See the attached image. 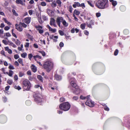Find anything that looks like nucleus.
I'll return each mask as SVG.
<instances>
[{
	"label": "nucleus",
	"mask_w": 130,
	"mask_h": 130,
	"mask_svg": "<svg viewBox=\"0 0 130 130\" xmlns=\"http://www.w3.org/2000/svg\"><path fill=\"white\" fill-rule=\"evenodd\" d=\"M87 2L88 4L91 7H94V5L92 4L91 2L89 1H88Z\"/></svg>",
	"instance_id": "f704fd0d"
},
{
	"label": "nucleus",
	"mask_w": 130,
	"mask_h": 130,
	"mask_svg": "<svg viewBox=\"0 0 130 130\" xmlns=\"http://www.w3.org/2000/svg\"><path fill=\"white\" fill-rule=\"evenodd\" d=\"M12 12H13L14 15L16 16H18V14L16 12L15 10L14 9H12Z\"/></svg>",
	"instance_id": "5701e85b"
},
{
	"label": "nucleus",
	"mask_w": 130,
	"mask_h": 130,
	"mask_svg": "<svg viewBox=\"0 0 130 130\" xmlns=\"http://www.w3.org/2000/svg\"><path fill=\"white\" fill-rule=\"evenodd\" d=\"M15 89L19 90L21 89V87L19 86L15 85L14 87Z\"/></svg>",
	"instance_id": "393cba45"
},
{
	"label": "nucleus",
	"mask_w": 130,
	"mask_h": 130,
	"mask_svg": "<svg viewBox=\"0 0 130 130\" xmlns=\"http://www.w3.org/2000/svg\"><path fill=\"white\" fill-rule=\"evenodd\" d=\"M33 57L35 60H36V58H38L39 59H41V57L38 55L34 56H33Z\"/></svg>",
	"instance_id": "412c9836"
},
{
	"label": "nucleus",
	"mask_w": 130,
	"mask_h": 130,
	"mask_svg": "<svg viewBox=\"0 0 130 130\" xmlns=\"http://www.w3.org/2000/svg\"><path fill=\"white\" fill-rule=\"evenodd\" d=\"M96 15L97 17H99L101 15V14L100 13H96Z\"/></svg>",
	"instance_id": "774afa93"
},
{
	"label": "nucleus",
	"mask_w": 130,
	"mask_h": 130,
	"mask_svg": "<svg viewBox=\"0 0 130 130\" xmlns=\"http://www.w3.org/2000/svg\"><path fill=\"white\" fill-rule=\"evenodd\" d=\"M19 25H21L24 28H26L27 25L23 23L20 22L19 24Z\"/></svg>",
	"instance_id": "2eb2a0df"
},
{
	"label": "nucleus",
	"mask_w": 130,
	"mask_h": 130,
	"mask_svg": "<svg viewBox=\"0 0 130 130\" xmlns=\"http://www.w3.org/2000/svg\"><path fill=\"white\" fill-rule=\"evenodd\" d=\"M14 57L15 59H17L19 58V57L18 55L16 54L14 55Z\"/></svg>",
	"instance_id": "58836bf2"
},
{
	"label": "nucleus",
	"mask_w": 130,
	"mask_h": 130,
	"mask_svg": "<svg viewBox=\"0 0 130 130\" xmlns=\"http://www.w3.org/2000/svg\"><path fill=\"white\" fill-rule=\"evenodd\" d=\"M30 18L29 17H28L25 19L24 21L26 23L28 24L30 22Z\"/></svg>",
	"instance_id": "1a4fd4ad"
},
{
	"label": "nucleus",
	"mask_w": 130,
	"mask_h": 130,
	"mask_svg": "<svg viewBox=\"0 0 130 130\" xmlns=\"http://www.w3.org/2000/svg\"><path fill=\"white\" fill-rule=\"evenodd\" d=\"M18 61L19 62V63H22V62H23L22 60V59L21 58L19 59L18 60Z\"/></svg>",
	"instance_id": "864d4df0"
},
{
	"label": "nucleus",
	"mask_w": 130,
	"mask_h": 130,
	"mask_svg": "<svg viewBox=\"0 0 130 130\" xmlns=\"http://www.w3.org/2000/svg\"><path fill=\"white\" fill-rule=\"evenodd\" d=\"M13 73V72L11 70H9L8 73V75L10 76H12Z\"/></svg>",
	"instance_id": "aec40b11"
},
{
	"label": "nucleus",
	"mask_w": 130,
	"mask_h": 130,
	"mask_svg": "<svg viewBox=\"0 0 130 130\" xmlns=\"http://www.w3.org/2000/svg\"><path fill=\"white\" fill-rule=\"evenodd\" d=\"M3 20H4L5 22L7 23L9 25H11V24L10 23V22H8L7 20L5 18H3Z\"/></svg>",
	"instance_id": "4be33fe9"
},
{
	"label": "nucleus",
	"mask_w": 130,
	"mask_h": 130,
	"mask_svg": "<svg viewBox=\"0 0 130 130\" xmlns=\"http://www.w3.org/2000/svg\"><path fill=\"white\" fill-rule=\"evenodd\" d=\"M14 79L15 80H17L18 79V76L16 75H15L14 76Z\"/></svg>",
	"instance_id": "49530a36"
},
{
	"label": "nucleus",
	"mask_w": 130,
	"mask_h": 130,
	"mask_svg": "<svg viewBox=\"0 0 130 130\" xmlns=\"http://www.w3.org/2000/svg\"><path fill=\"white\" fill-rule=\"evenodd\" d=\"M84 32L85 34L87 35H88L89 34V32L87 30H85L84 31Z\"/></svg>",
	"instance_id": "338daca9"
},
{
	"label": "nucleus",
	"mask_w": 130,
	"mask_h": 130,
	"mask_svg": "<svg viewBox=\"0 0 130 130\" xmlns=\"http://www.w3.org/2000/svg\"><path fill=\"white\" fill-rule=\"evenodd\" d=\"M70 79L71 80V85L74 88L73 89L74 90L73 92L76 94H79L80 92V90L77 85L75 79L74 78H71Z\"/></svg>",
	"instance_id": "f03ea898"
},
{
	"label": "nucleus",
	"mask_w": 130,
	"mask_h": 130,
	"mask_svg": "<svg viewBox=\"0 0 130 130\" xmlns=\"http://www.w3.org/2000/svg\"><path fill=\"white\" fill-rule=\"evenodd\" d=\"M51 5L52 6V7H56V3H52L51 4Z\"/></svg>",
	"instance_id": "37998d69"
},
{
	"label": "nucleus",
	"mask_w": 130,
	"mask_h": 130,
	"mask_svg": "<svg viewBox=\"0 0 130 130\" xmlns=\"http://www.w3.org/2000/svg\"><path fill=\"white\" fill-rule=\"evenodd\" d=\"M62 23L63 25L66 27H67L68 25V24L64 20H63Z\"/></svg>",
	"instance_id": "a211bd4d"
},
{
	"label": "nucleus",
	"mask_w": 130,
	"mask_h": 130,
	"mask_svg": "<svg viewBox=\"0 0 130 130\" xmlns=\"http://www.w3.org/2000/svg\"><path fill=\"white\" fill-rule=\"evenodd\" d=\"M2 42L5 45H7L8 44L7 43V41L6 40H3Z\"/></svg>",
	"instance_id": "de8ad7c7"
},
{
	"label": "nucleus",
	"mask_w": 130,
	"mask_h": 130,
	"mask_svg": "<svg viewBox=\"0 0 130 130\" xmlns=\"http://www.w3.org/2000/svg\"><path fill=\"white\" fill-rule=\"evenodd\" d=\"M12 81L11 80H8L7 83L10 85H11L12 83Z\"/></svg>",
	"instance_id": "a18cd8bd"
},
{
	"label": "nucleus",
	"mask_w": 130,
	"mask_h": 130,
	"mask_svg": "<svg viewBox=\"0 0 130 130\" xmlns=\"http://www.w3.org/2000/svg\"><path fill=\"white\" fill-rule=\"evenodd\" d=\"M87 97L84 96L82 95H81L80 96V98L82 100H84L86 99Z\"/></svg>",
	"instance_id": "09e8293b"
},
{
	"label": "nucleus",
	"mask_w": 130,
	"mask_h": 130,
	"mask_svg": "<svg viewBox=\"0 0 130 130\" xmlns=\"http://www.w3.org/2000/svg\"><path fill=\"white\" fill-rule=\"evenodd\" d=\"M38 21L40 24H41L42 22L40 18H39Z\"/></svg>",
	"instance_id": "69168bd1"
},
{
	"label": "nucleus",
	"mask_w": 130,
	"mask_h": 130,
	"mask_svg": "<svg viewBox=\"0 0 130 130\" xmlns=\"http://www.w3.org/2000/svg\"><path fill=\"white\" fill-rule=\"evenodd\" d=\"M63 20L62 17H58L57 18L56 22H57V21H58L60 23L61 22H62Z\"/></svg>",
	"instance_id": "f8f14e48"
},
{
	"label": "nucleus",
	"mask_w": 130,
	"mask_h": 130,
	"mask_svg": "<svg viewBox=\"0 0 130 130\" xmlns=\"http://www.w3.org/2000/svg\"><path fill=\"white\" fill-rule=\"evenodd\" d=\"M53 64L50 61H46L44 62L43 65L44 68L47 72H49L53 68Z\"/></svg>",
	"instance_id": "7ed1b4c3"
},
{
	"label": "nucleus",
	"mask_w": 130,
	"mask_h": 130,
	"mask_svg": "<svg viewBox=\"0 0 130 130\" xmlns=\"http://www.w3.org/2000/svg\"><path fill=\"white\" fill-rule=\"evenodd\" d=\"M8 68L10 70H13L14 69V68L13 66L11 65H10V66Z\"/></svg>",
	"instance_id": "c756f323"
},
{
	"label": "nucleus",
	"mask_w": 130,
	"mask_h": 130,
	"mask_svg": "<svg viewBox=\"0 0 130 130\" xmlns=\"http://www.w3.org/2000/svg\"><path fill=\"white\" fill-rule=\"evenodd\" d=\"M27 36L31 40H33V38L32 37L30 36L29 34H27Z\"/></svg>",
	"instance_id": "2f4dec72"
},
{
	"label": "nucleus",
	"mask_w": 130,
	"mask_h": 130,
	"mask_svg": "<svg viewBox=\"0 0 130 130\" xmlns=\"http://www.w3.org/2000/svg\"><path fill=\"white\" fill-rule=\"evenodd\" d=\"M74 13L77 15H79L80 14V12L78 11L75 9L74 11Z\"/></svg>",
	"instance_id": "b1692460"
},
{
	"label": "nucleus",
	"mask_w": 130,
	"mask_h": 130,
	"mask_svg": "<svg viewBox=\"0 0 130 130\" xmlns=\"http://www.w3.org/2000/svg\"><path fill=\"white\" fill-rule=\"evenodd\" d=\"M54 77L55 79L57 80H60L61 79V76L57 74H55Z\"/></svg>",
	"instance_id": "6e6552de"
},
{
	"label": "nucleus",
	"mask_w": 130,
	"mask_h": 130,
	"mask_svg": "<svg viewBox=\"0 0 130 130\" xmlns=\"http://www.w3.org/2000/svg\"><path fill=\"white\" fill-rule=\"evenodd\" d=\"M64 45V44L62 42H60L59 44V45L60 47H62Z\"/></svg>",
	"instance_id": "603ef678"
},
{
	"label": "nucleus",
	"mask_w": 130,
	"mask_h": 130,
	"mask_svg": "<svg viewBox=\"0 0 130 130\" xmlns=\"http://www.w3.org/2000/svg\"><path fill=\"white\" fill-rule=\"evenodd\" d=\"M41 6H45L46 5V3L44 2H42L41 3Z\"/></svg>",
	"instance_id": "7c9ffc66"
},
{
	"label": "nucleus",
	"mask_w": 130,
	"mask_h": 130,
	"mask_svg": "<svg viewBox=\"0 0 130 130\" xmlns=\"http://www.w3.org/2000/svg\"><path fill=\"white\" fill-rule=\"evenodd\" d=\"M16 44L17 45H19L20 44V42L18 40V39L15 42Z\"/></svg>",
	"instance_id": "ea45409f"
},
{
	"label": "nucleus",
	"mask_w": 130,
	"mask_h": 130,
	"mask_svg": "<svg viewBox=\"0 0 130 130\" xmlns=\"http://www.w3.org/2000/svg\"><path fill=\"white\" fill-rule=\"evenodd\" d=\"M15 2L17 4H20L22 5H23V2L21 0H17Z\"/></svg>",
	"instance_id": "ddd939ff"
},
{
	"label": "nucleus",
	"mask_w": 130,
	"mask_h": 130,
	"mask_svg": "<svg viewBox=\"0 0 130 130\" xmlns=\"http://www.w3.org/2000/svg\"><path fill=\"white\" fill-rule=\"evenodd\" d=\"M35 28L38 31L39 30H41L43 28V27L40 25L36 26H35Z\"/></svg>",
	"instance_id": "4468645a"
},
{
	"label": "nucleus",
	"mask_w": 130,
	"mask_h": 130,
	"mask_svg": "<svg viewBox=\"0 0 130 130\" xmlns=\"http://www.w3.org/2000/svg\"><path fill=\"white\" fill-rule=\"evenodd\" d=\"M65 99L63 98H61L60 99L59 101L60 102H62L65 101Z\"/></svg>",
	"instance_id": "a19ab883"
},
{
	"label": "nucleus",
	"mask_w": 130,
	"mask_h": 130,
	"mask_svg": "<svg viewBox=\"0 0 130 130\" xmlns=\"http://www.w3.org/2000/svg\"><path fill=\"white\" fill-rule=\"evenodd\" d=\"M23 84L24 85L23 87L24 89L26 90H29L31 87V85L30 82L28 80H24L23 82Z\"/></svg>",
	"instance_id": "39448f33"
},
{
	"label": "nucleus",
	"mask_w": 130,
	"mask_h": 130,
	"mask_svg": "<svg viewBox=\"0 0 130 130\" xmlns=\"http://www.w3.org/2000/svg\"><path fill=\"white\" fill-rule=\"evenodd\" d=\"M38 31L40 34H42L43 32L44 31L43 30L41 29V30H39Z\"/></svg>",
	"instance_id": "4d7b16f0"
},
{
	"label": "nucleus",
	"mask_w": 130,
	"mask_h": 130,
	"mask_svg": "<svg viewBox=\"0 0 130 130\" xmlns=\"http://www.w3.org/2000/svg\"><path fill=\"white\" fill-rule=\"evenodd\" d=\"M6 36L9 37L11 36L9 32L6 33Z\"/></svg>",
	"instance_id": "bf43d9fd"
},
{
	"label": "nucleus",
	"mask_w": 130,
	"mask_h": 130,
	"mask_svg": "<svg viewBox=\"0 0 130 130\" xmlns=\"http://www.w3.org/2000/svg\"><path fill=\"white\" fill-rule=\"evenodd\" d=\"M37 78L41 82H43L42 77L41 75H38L37 76Z\"/></svg>",
	"instance_id": "f3484780"
},
{
	"label": "nucleus",
	"mask_w": 130,
	"mask_h": 130,
	"mask_svg": "<svg viewBox=\"0 0 130 130\" xmlns=\"http://www.w3.org/2000/svg\"><path fill=\"white\" fill-rule=\"evenodd\" d=\"M32 56V55L31 54H30L28 55V58L30 60Z\"/></svg>",
	"instance_id": "473e14b6"
},
{
	"label": "nucleus",
	"mask_w": 130,
	"mask_h": 130,
	"mask_svg": "<svg viewBox=\"0 0 130 130\" xmlns=\"http://www.w3.org/2000/svg\"><path fill=\"white\" fill-rule=\"evenodd\" d=\"M57 2L59 5V6H61V2L60 0H57Z\"/></svg>",
	"instance_id": "c9c22d12"
},
{
	"label": "nucleus",
	"mask_w": 130,
	"mask_h": 130,
	"mask_svg": "<svg viewBox=\"0 0 130 130\" xmlns=\"http://www.w3.org/2000/svg\"><path fill=\"white\" fill-rule=\"evenodd\" d=\"M33 46L34 47L36 48H38V46L37 44H34L33 45Z\"/></svg>",
	"instance_id": "052dcab7"
},
{
	"label": "nucleus",
	"mask_w": 130,
	"mask_h": 130,
	"mask_svg": "<svg viewBox=\"0 0 130 130\" xmlns=\"http://www.w3.org/2000/svg\"><path fill=\"white\" fill-rule=\"evenodd\" d=\"M73 99L74 100H76L78 99V97L77 96H74L73 97Z\"/></svg>",
	"instance_id": "0e129e2a"
},
{
	"label": "nucleus",
	"mask_w": 130,
	"mask_h": 130,
	"mask_svg": "<svg viewBox=\"0 0 130 130\" xmlns=\"http://www.w3.org/2000/svg\"><path fill=\"white\" fill-rule=\"evenodd\" d=\"M75 4L76 5L77 7H79L80 6V4L78 2H75Z\"/></svg>",
	"instance_id": "5fc2aeb1"
},
{
	"label": "nucleus",
	"mask_w": 130,
	"mask_h": 130,
	"mask_svg": "<svg viewBox=\"0 0 130 130\" xmlns=\"http://www.w3.org/2000/svg\"><path fill=\"white\" fill-rule=\"evenodd\" d=\"M9 28H10L8 26H6L4 28V29L6 30H8Z\"/></svg>",
	"instance_id": "680f3d73"
},
{
	"label": "nucleus",
	"mask_w": 130,
	"mask_h": 130,
	"mask_svg": "<svg viewBox=\"0 0 130 130\" xmlns=\"http://www.w3.org/2000/svg\"><path fill=\"white\" fill-rule=\"evenodd\" d=\"M1 53L4 56H6V55L5 54V52L3 50H2L1 51Z\"/></svg>",
	"instance_id": "13d9d810"
},
{
	"label": "nucleus",
	"mask_w": 130,
	"mask_h": 130,
	"mask_svg": "<svg viewBox=\"0 0 130 130\" xmlns=\"http://www.w3.org/2000/svg\"><path fill=\"white\" fill-rule=\"evenodd\" d=\"M49 30L50 31H52L53 33L55 32L56 31V30L55 29H53L51 28Z\"/></svg>",
	"instance_id": "a878e982"
},
{
	"label": "nucleus",
	"mask_w": 130,
	"mask_h": 130,
	"mask_svg": "<svg viewBox=\"0 0 130 130\" xmlns=\"http://www.w3.org/2000/svg\"><path fill=\"white\" fill-rule=\"evenodd\" d=\"M96 6L101 9L106 8L108 6V1L98 0L96 3Z\"/></svg>",
	"instance_id": "f257e3e1"
},
{
	"label": "nucleus",
	"mask_w": 130,
	"mask_h": 130,
	"mask_svg": "<svg viewBox=\"0 0 130 130\" xmlns=\"http://www.w3.org/2000/svg\"><path fill=\"white\" fill-rule=\"evenodd\" d=\"M29 43L28 42L26 43V44L24 46L25 47H28L29 46Z\"/></svg>",
	"instance_id": "3c124183"
},
{
	"label": "nucleus",
	"mask_w": 130,
	"mask_h": 130,
	"mask_svg": "<svg viewBox=\"0 0 130 130\" xmlns=\"http://www.w3.org/2000/svg\"><path fill=\"white\" fill-rule=\"evenodd\" d=\"M30 15H31L32 14V10H30L28 11Z\"/></svg>",
	"instance_id": "e2e57ef3"
},
{
	"label": "nucleus",
	"mask_w": 130,
	"mask_h": 130,
	"mask_svg": "<svg viewBox=\"0 0 130 130\" xmlns=\"http://www.w3.org/2000/svg\"><path fill=\"white\" fill-rule=\"evenodd\" d=\"M118 50L117 49H116L115 51L114 55L115 56L117 55L118 54Z\"/></svg>",
	"instance_id": "e433bc0d"
},
{
	"label": "nucleus",
	"mask_w": 130,
	"mask_h": 130,
	"mask_svg": "<svg viewBox=\"0 0 130 130\" xmlns=\"http://www.w3.org/2000/svg\"><path fill=\"white\" fill-rule=\"evenodd\" d=\"M69 11L71 13H72V10L73 8L71 6H70L69 7Z\"/></svg>",
	"instance_id": "c03bdc74"
},
{
	"label": "nucleus",
	"mask_w": 130,
	"mask_h": 130,
	"mask_svg": "<svg viewBox=\"0 0 130 130\" xmlns=\"http://www.w3.org/2000/svg\"><path fill=\"white\" fill-rule=\"evenodd\" d=\"M15 28L19 31H21L23 30L22 27L19 26L18 27Z\"/></svg>",
	"instance_id": "dca6fc26"
},
{
	"label": "nucleus",
	"mask_w": 130,
	"mask_h": 130,
	"mask_svg": "<svg viewBox=\"0 0 130 130\" xmlns=\"http://www.w3.org/2000/svg\"><path fill=\"white\" fill-rule=\"evenodd\" d=\"M6 117L4 115L0 116V122L3 123L6 121Z\"/></svg>",
	"instance_id": "0eeeda50"
},
{
	"label": "nucleus",
	"mask_w": 130,
	"mask_h": 130,
	"mask_svg": "<svg viewBox=\"0 0 130 130\" xmlns=\"http://www.w3.org/2000/svg\"><path fill=\"white\" fill-rule=\"evenodd\" d=\"M92 22L93 21L92 20H91L90 21L89 23V25H88V26L89 27H90L91 26V25L93 24Z\"/></svg>",
	"instance_id": "6e6d98bb"
},
{
	"label": "nucleus",
	"mask_w": 130,
	"mask_h": 130,
	"mask_svg": "<svg viewBox=\"0 0 130 130\" xmlns=\"http://www.w3.org/2000/svg\"><path fill=\"white\" fill-rule=\"evenodd\" d=\"M39 52L41 53V54H42V55L43 56H44L45 55V54L44 52L43 51H40Z\"/></svg>",
	"instance_id": "79ce46f5"
},
{
	"label": "nucleus",
	"mask_w": 130,
	"mask_h": 130,
	"mask_svg": "<svg viewBox=\"0 0 130 130\" xmlns=\"http://www.w3.org/2000/svg\"><path fill=\"white\" fill-rule=\"evenodd\" d=\"M27 55V54L26 53H23L21 54V56L23 58H25Z\"/></svg>",
	"instance_id": "6ab92c4d"
},
{
	"label": "nucleus",
	"mask_w": 130,
	"mask_h": 130,
	"mask_svg": "<svg viewBox=\"0 0 130 130\" xmlns=\"http://www.w3.org/2000/svg\"><path fill=\"white\" fill-rule=\"evenodd\" d=\"M26 119L28 120H29L31 119V117L30 115H28L26 117Z\"/></svg>",
	"instance_id": "72a5a7b5"
},
{
	"label": "nucleus",
	"mask_w": 130,
	"mask_h": 130,
	"mask_svg": "<svg viewBox=\"0 0 130 130\" xmlns=\"http://www.w3.org/2000/svg\"><path fill=\"white\" fill-rule=\"evenodd\" d=\"M80 27L82 29H84L85 28V24H81L80 25Z\"/></svg>",
	"instance_id": "c85d7f7f"
},
{
	"label": "nucleus",
	"mask_w": 130,
	"mask_h": 130,
	"mask_svg": "<svg viewBox=\"0 0 130 130\" xmlns=\"http://www.w3.org/2000/svg\"><path fill=\"white\" fill-rule=\"evenodd\" d=\"M86 104L90 107H93L94 105V103L92 102L90 99H88L85 102Z\"/></svg>",
	"instance_id": "423d86ee"
},
{
	"label": "nucleus",
	"mask_w": 130,
	"mask_h": 130,
	"mask_svg": "<svg viewBox=\"0 0 130 130\" xmlns=\"http://www.w3.org/2000/svg\"><path fill=\"white\" fill-rule=\"evenodd\" d=\"M59 33L61 36H63L64 35L63 32L62 30H59L58 31Z\"/></svg>",
	"instance_id": "cd10ccee"
},
{
	"label": "nucleus",
	"mask_w": 130,
	"mask_h": 130,
	"mask_svg": "<svg viewBox=\"0 0 130 130\" xmlns=\"http://www.w3.org/2000/svg\"><path fill=\"white\" fill-rule=\"evenodd\" d=\"M55 23V20L53 18H51L50 22V24L51 25H52Z\"/></svg>",
	"instance_id": "9b49d317"
},
{
	"label": "nucleus",
	"mask_w": 130,
	"mask_h": 130,
	"mask_svg": "<svg viewBox=\"0 0 130 130\" xmlns=\"http://www.w3.org/2000/svg\"><path fill=\"white\" fill-rule=\"evenodd\" d=\"M24 75V74L22 72H20L19 74V76L20 77H21L23 76Z\"/></svg>",
	"instance_id": "4c0bfd02"
},
{
	"label": "nucleus",
	"mask_w": 130,
	"mask_h": 130,
	"mask_svg": "<svg viewBox=\"0 0 130 130\" xmlns=\"http://www.w3.org/2000/svg\"><path fill=\"white\" fill-rule=\"evenodd\" d=\"M26 104L27 105H29L30 104V102L29 101H27L26 102Z\"/></svg>",
	"instance_id": "8fccbe9b"
},
{
	"label": "nucleus",
	"mask_w": 130,
	"mask_h": 130,
	"mask_svg": "<svg viewBox=\"0 0 130 130\" xmlns=\"http://www.w3.org/2000/svg\"><path fill=\"white\" fill-rule=\"evenodd\" d=\"M71 105L68 102L62 103L59 106V108L61 109L64 111L69 110L70 109Z\"/></svg>",
	"instance_id": "20e7f679"
},
{
	"label": "nucleus",
	"mask_w": 130,
	"mask_h": 130,
	"mask_svg": "<svg viewBox=\"0 0 130 130\" xmlns=\"http://www.w3.org/2000/svg\"><path fill=\"white\" fill-rule=\"evenodd\" d=\"M31 68L33 72H35L37 71V68L34 65H32L31 67Z\"/></svg>",
	"instance_id": "9d476101"
},
{
	"label": "nucleus",
	"mask_w": 130,
	"mask_h": 130,
	"mask_svg": "<svg viewBox=\"0 0 130 130\" xmlns=\"http://www.w3.org/2000/svg\"><path fill=\"white\" fill-rule=\"evenodd\" d=\"M112 5L113 6H115L117 4V2L116 1H114L111 3Z\"/></svg>",
	"instance_id": "bb28decb"
}]
</instances>
